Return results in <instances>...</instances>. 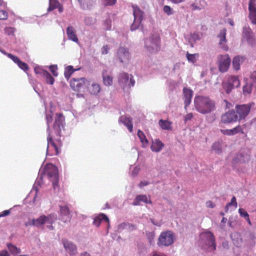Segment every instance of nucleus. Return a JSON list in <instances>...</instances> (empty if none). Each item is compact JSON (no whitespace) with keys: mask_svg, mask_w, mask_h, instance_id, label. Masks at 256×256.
I'll use <instances>...</instances> for the list:
<instances>
[{"mask_svg":"<svg viewBox=\"0 0 256 256\" xmlns=\"http://www.w3.org/2000/svg\"><path fill=\"white\" fill-rule=\"evenodd\" d=\"M47 123V150L46 154L49 156H57L60 152L62 143L60 138H55L53 132H50V124L53 120L52 114H46Z\"/></svg>","mask_w":256,"mask_h":256,"instance_id":"obj_1","label":"nucleus"},{"mask_svg":"<svg viewBox=\"0 0 256 256\" xmlns=\"http://www.w3.org/2000/svg\"><path fill=\"white\" fill-rule=\"evenodd\" d=\"M194 106L196 110L202 114L210 113L216 109L215 102L210 97L204 96H196Z\"/></svg>","mask_w":256,"mask_h":256,"instance_id":"obj_2","label":"nucleus"},{"mask_svg":"<svg viewBox=\"0 0 256 256\" xmlns=\"http://www.w3.org/2000/svg\"><path fill=\"white\" fill-rule=\"evenodd\" d=\"M202 248L208 252L216 249V243L214 234L210 232H206L200 234Z\"/></svg>","mask_w":256,"mask_h":256,"instance_id":"obj_3","label":"nucleus"},{"mask_svg":"<svg viewBox=\"0 0 256 256\" xmlns=\"http://www.w3.org/2000/svg\"><path fill=\"white\" fill-rule=\"evenodd\" d=\"M44 174L52 182L54 189L58 186V168L52 164H47L44 168Z\"/></svg>","mask_w":256,"mask_h":256,"instance_id":"obj_4","label":"nucleus"},{"mask_svg":"<svg viewBox=\"0 0 256 256\" xmlns=\"http://www.w3.org/2000/svg\"><path fill=\"white\" fill-rule=\"evenodd\" d=\"M145 47L150 53H156L160 48V38L158 34H154L145 40Z\"/></svg>","mask_w":256,"mask_h":256,"instance_id":"obj_5","label":"nucleus"},{"mask_svg":"<svg viewBox=\"0 0 256 256\" xmlns=\"http://www.w3.org/2000/svg\"><path fill=\"white\" fill-rule=\"evenodd\" d=\"M174 234L170 230L162 232L158 239V245L160 246H168L172 244L174 240Z\"/></svg>","mask_w":256,"mask_h":256,"instance_id":"obj_6","label":"nucleus"},{"mask_svg":"<svg viewBox=\"0 0 256 256\" xmlns=\"http://www.w3.org/2000/svg\"><path fill=\"white\" fill-rule=\"evenodd\" d=\"M90 84V80L84 78H72L70 82V86L74 91L84 92L87 85Z\"/></svg>","mask_w":256,"mask_h":256,"instance_id":"obj_7","label":"nucleus"},{"mask_svg":"<svg viewBox=\"0 0 256 256\" xmlns=\"http://www.w3.org/2000/svg\"><path fill=\"white\" fill-rule=\"evenodd\" d=\"M254 104H245L236 105L235 106V112L238 116V121L240 122L244 120L248 115L252 106Z\"/></svg>","mask_w":256,"mask_h":256,"instance_id":"obj_8","label":"nucleus"},{"mask_svg":"<svg viewBox=\"0 0 256 256\" xmlns=\"http://www.w3.org/2000/svg\"><path fill=\"white\" fill-rule=\"evenodd\" d=\"M223 88L226 94H230L232 90L236 88H238L240 85V82L236 76H230L226 82L222 84Z\"/></svg>","mask_w":256,"mask_h":256,"instance_id":"obj_9","label":"nucleus"},{"mask_svg":"<svg viewBox=\"0 0 256 256\" xmlns=\"http://www.w3.org/2000/svg\"><path fill=\"white\" fill-rule=\"evenodd\" d=\"M238 116L234 110H229L222 114L220 118V124H227L236 122Z\"/></svg>","mask_w":256,"mask_h":256,"instance_id":"obj_10","label":"nucleus"},{"mask_svg":"<svg viewBox=\"0 0 256 256\" xmlns=\"http://www.w3.org/2000/svg\"><path fill=\"white\" fill-rule=\"evenodd\" d=\"M132 8L134 22L130 26V30H134L138 28L143 20L144 12L136 6H133Z\"/></svg>","mask_w":256,"mask_h":256,"instance_id":"obj_11","label":"nucleus"},{"mask_svg":"<svg viewBox=\"0 0 256 256\" xmlns=\"http://www.w3.org/2000/svg\"><path fill=\"white\" fill-rule=\"evenodd\" d=\"M118 83L124 88L126 86L130 88L134 85L135 81L132 75L130 78L128 74L122 72L118 76Z\"/></svg>","mask_w":256,"mask_h":256,"instance_id":"obj_12","label":"nucleus"},{"mask_svg":"<svg viewBox=\"0 0 256 256\" xmlns=\"http://www.w3.org/2000/svg\"><path fill=\"white\" fill-rule=\"evenodd\" d=\"M230 64V59L228 54L219 55L218 56V70L222 72H226Z\"/></svg>","mask_w":256,"mask_h":256,"instance_id":"obj_13","label":"nucleus"},{"mask_svg":"<svg viewBox=\"0 0 256 256\" xmlns=\"http://www.w3.org/2000/svg\"><path fill=\"white\" fill-rule=\"evenodd\" d=\"M64 118L61 113H56V114L55 120L53 126V134L56 136L60 137L61 133V127H63V122Z\"/></svg>","mask_w":256,"mask_h":256,"instance_id":"obj_14","label":"nucleus"},{"mask_svg":"<svg viewBox=\"0 0 256 256\" xmlns=\"http://www.w3.org/2000/svg\"><path fill=\"white\" fill-rule=\"evenodd\" d=\"M59 219L64 223L70 222L72 215L68 204L60 205Z\"/></svg>","mask_w":256,"mask_h":256,"instance_id":"obj_15","label":"nucleus"},{"mask_svg":"<svg viewBox=\"0 0 256 256\" xmlns=\"http://www.w3.org/2000/svg\"><path fill=\"white\" fill-rule=\"evenodd\" d=\"M242 34L243 38L246 39L249 44L254 46L255 44L254 34L249 27H243Z\"/></svg>","mask_w":256,"mask_h":256,"instance_id":"obj_16","label":"nucleus"},{"mask_svg":"<svg viewBox=\"0 0 256 256\" xmlns=\"http://www.w3.org/2000/svg\"><path fill=\"white\" fill-rule=\"evenodd\" d=\"M248 18L251 22L256 24V0H250L248 2Z\"/></svg>","mask_w":256,"mask_h":256,"instance_id":"obj_17","label":"nucleus"},{"mask_svg":"<svg viewBox=\"0 0 256 256\" xmlns=\"http://www.w3.org/2000/svg\"><path fill=\"white\" fill-rule=\"evenodd\" d=\"M226 30L225 28H222L220 32L218 37L220 38L218 45L220 48L227 51L228 49V46L226 43L227 40L226 39Z\"/></svg>","mask_w":256,"mask_h":256,"instance_id":"obj_18","label":"nucleus"},{"mask_svg":"<svg viewBox=\"0 0 256 256\" xmlns=\"http://www.w3.org/2000/svg\"><path fill=\"white\" fill-rule=\"evenodd\" d=\"M62 242L66 250L70 255H74L77 253V248L75 244L66 239H63Z\"/></svg>","mask_w":256,"mask_h":256,"instance_id":"obj_19","label":"nucleus"},{"mask_svg":"<svg viewBox=\"0 0 256 256\" xmlns=\"http://www.w3.org/2000/svg\"><path fill=\"white\" fill-rule=\"evenodd\" d=\"M142 202L144 203L145 204H152L150 196H148V198L145 194H140L136 196L132 202V204L134 206H140L142 204Z\"/></svg>","mask_w":256,"mask_h":256,"instance_id":"obj_20","label":"nucleus"},{"mask_svg":"<svg viewBox=\"0 0 256 256\" xmlns=\"http://www.w3.org/2000/svg\"><path fill=\"white\" fill-rule=\"evenodd\" d=\"M183 94L184 107L186 108L191 102L192 98L193 96V91L191 89L184 88H183Z\"/></svg>","mask_w":256,"mask_h":256,"instance_id":"obj_21","label":"nucleus"},{"mask_svg":"<svg viewBox=\"0 0 256 256\" xmlns=\"http://www.w3.org/2000/svg\"><path fill=\"white\" fill-rule=\"evenodd\" d=\"M90 80V85H87L86 89L90 94L96 95L100 92L101 88L98 84L96 83L94 81Z\"/></svg>","mask_w":256,"mask_h":256,"instance_id":"obj_22","label":"nucleus"},{"mask_svg":"<svg viewBox=\"0 0 256 256\" xmlns=\"http://www.w3.org/2000/svg\"><path fill=\"white\" fill-rule=\"evenodd\" d=\"M118 121L126 126L130 132H132L133 124L132 118L124 115L120 117Z\"/></svg>","mask_w":256,"mask_h":256,"instance_id":"obj_23","label":"nucleus"},{"mask_svg":"<svg viewBox=\"0 0 256 256\" xmlns=\"http://www.w3.org/2000/svg\"><path fill=\"white\" fill-rule=\"evenodd\" d=\"M118 58L120 62H123L124 61L127 60L129 58L128 52L124 48H120L118 52Z\"/></svg>","mask_w":256,"mask_h":256,"instance_id":"obj_24","label":"nucleus"},{"mask_svg":"<svg viewBox=\"0 0 256 256\" xmlns=\"http://www.w3.org/2000/svg\"><path fill=\"white\" fill-rule=\"evenodd\" d=\"M66 34L69 40L74 42H78V40L76 34V30L72 26H68L66 28Z\"/></svg>","mask_w":256,"mask_h":256,"instance_id":"obj_25","label":"nucleus"},{"mask_svg":"<svg viewBox=\"0 0 256 256\" xmlns=\"http://www.w3.org/2000/svg\"><path fill=\"white\" fill-rule=\"evenodd\" d=\"M164 144L159 139H156L152 142L151 146V150L152 152H159L164 148Z\"/></svg>","mask_w":256,"mask_h":256,"instance_id":"obj_26","label":"nucleus"},{"mask_svg":"<svg viewBox=\"0 0 256 256\" xmlns=\"http://www.w3.org/2000/svg\"><path fill=\"white\" fill-rule=\"evenodd\" d=\"M102 221H104L109 224L108 218L104 214H102L96 216L94 220L93 224L96 226H98Z\"/></svg>","mask_w":256,"mask_h":256,"instance_id":"obj_27","label":"nucleus"},{"mask_svg":"<svg viewBox=\"0 0 256 256\" xmlns=\"http://www.w3.org/2000/svg\"><path fill=\"white\" fill-rule=\"evenodd\" d=\"M158 124L162 130H172V122L168 120H160L158 122Z\"/></svg>","mask_w":256,"mask_h":256,"instance_id":"obj_28","label":"nucleus"},{"mask_svg":"<svg viewBox=\"0 0 256 256\" xmlns=\"http://www.w3.org/2000/svg\"><path fill=\"white\" fill-rule=\"evenodd\" d=\"M46 223L45 220V215H42L36 219H33L32 220V224L34 226L38 227Z\"/></svg>","mask_w":256,"mask_h":256,"instance_id":"obj_29","label":"nucleus"},{"mask_svg":"<svg viewBox=\"0 0 256 256\" xmlns=\"http://www.w3.org/2000/svg\"><path fill=\"white\" fill-rule=\"evenodd\" d=\"M243 58L240 56H235L233 58L232 65L236 70H240V64L242 62Z\"/></svg>","mask_w":256,"mask_h":256,"instance_id":"obj_30","label":"nucleus"},{"mask_svg":"<svg viewBox=\"0 0 256 256\" xmlns=\"http://www.w3.org/2000/svg\"><path fill=\"white\" fill-rule=\"evenodd\" d=\"M80 68L78 69H74L73 66H67L65 69L64 72V75L65 78L68 80L69 78L70 77L71 75L76 70H78Z\"/></svg>","mask_w":256,"mask_h":256,"instance_id":"obj_31","label":"nucleus"},{"mask_svg":"<svg viewBox=\"0 0 256 256\" xmlns=\"http://www.w3.org/2000/svg\"><path fill=\"white\" fill-rule=\"evenodd\" d=\"M106 70L102 72V78L104 84L106 86H111L112 84V78L110 76L106 75Z\"/></svg>","mask_w":256,"mask_h":256,"instance_id":"obj_32","label":"nucleus"},{"mask_svg":"<svg viewBox=\"0 0 256 256\" xmlns=\"http://www.w3.org/2000/svg\"><path fill=\"white\" fill-rule=\"evenodd\" d=\"M60 2L58 0H49V6L48 12H51L60 6Z\"/></svg>","mask_w":256,"mask_h":256,"instance_id":"obj_33","label":"nucleus"},{"mask_svg":"<svg viewBox=\"0 0 256 256\" xmlns=\"http://www.w3.org/2000/svg\"><path fill=\"white\" fill-rule=\"evenodd\" d=\"M7 247L8 248L10 252L12 254H18L21 252L19 248L11 244H8Z\"/></svg>","mask_w":256,"mask_h":256,"instance_id":"obj_34","label":"nucleus"},{"mask_svg":"<svg viewBox=\"0 0 256 256\" xmlns=\"http://www.w3.org/2000/svg\"><path fill=\"white\" fill-rule=\"evenodd\" d=\"M238 212L240 216L244 217L248 222V224L250 225L251 222L248 213L244 208H239Z\"/></svg>","mask_w":256,"mask_h":256,"instance_id":"obj_35","label":"nucleus"},{"mask_svg":"<svg viewBox=\"0 0 256 256\" xmlns=\"http://www.w3.org/2000/svg\"><path fill=\"white\" fill-rule=\"evenodd\" d=\"M252 84L246 83L243 86V94L244 95L250 94L252 91Z\"/></svg>","mask_w":256,"mask_h":256,"instance_id":"obj_36","label":"nucleus"},{"mask_svg":"<svg viewBox=\"0 0 256 256\" xmlns=\"http://www.w3.org/2000/svg\"><path fill=\"white\" fill-rule=\"evenodd\" d=\"M186 58L188 62L194 64L196 62V57L198 56V54H190L188 52H187V53L186 54Z\"/></svg>","mask_w":256,"mask_h":256,"instance_id":"obj_37","label":"nucleus"},{"mask_svg":"<svg viewBox=\"0 0 256 256\" xmlns=\"http://www.w3.org/2000/svg\"><path fill=\"white\" fill-rule=\"evenodd\" d=\"M56 219V216L54 214H50L47 216H45V220L46 222L52 224L54 220Z\"/></svg>","mask_w":256,"mask_h":256,"instance_id":"obj_38","label":"nucleus"},{"mask_svg":"<svg viewBox=\"0 0 256 256\" xmlns=\"http://www.w3.org/2000/svg\"><path fill=\"white\" fill-rule=\"evenodd\" d=\"M34 71L36 74H40V76H44L46 75L48 71L44 70L40 66H36L34 68Z\"/></svg>","mask_w":256,"mask_h":256,"instance_id":"obj_39","label":"nucleus"},{"mask_svg":"<svg viewBox=\"0 0 256 256\" xmlns=\"http://www.w3.org/2000/svg\"><path fill=\"white\" fill-rule=\"evenodd\" d=\"M44 78L46 82L48 84L52 85L54 84L55 81L54 78L51 76V74L48 72H47L46 75H45L44 76Z\"/></svg>","mask_w":256,"mask_h":256,"instance_id":"obj_40","label":"nucleus"},{"mask_svg":"<svg viewBox=\"0 0 256 256\" xmlns=\"http://www.w3.org/2000/svg\"><path fill=\"white\" fill-rule=\"evenodd\" d=\"M212 148L217 154H220L222 152L221 144L219 142H215L212 145Z\"/></svg>","mask_w":256,"mask_h":256,"instance_id":"obj_41","label":"nucleus"},{"mask_svg":"<svg viewBox=\"0 0 256 256\" xmlns=\"http://www.w3.org/2000/svg\"><path fill=\"white\" fill-rule=\"evenodd\" d=\"M138 136L139 137L141 142L143 144H148V140L146 138V137L144 133L142 131L138 130Z\"/></svg>","mask_w":256,"mask_h":256,"instance_id":"obj_42","label":"nucleus"},{"mask_svg":"<svg viewBox=\"0 0 256 256\" xmlns=\"http://www.w3.org/2000/svg\"><path fill=\"white\" fill-rule=\"evenodd\" d=\"M232 136L236 135L239 133H241L242 134H244V132L242 128V126L240 124L238 125L236 127L232 128Z\"/></svg>","mask_w":256,"mask_h":256,"instance_id":"obj_43","label":"nucleus"},{"mask_svg":"<svg viewBox=\"0 0 256 256\" xmlns=\"http://www.w3.org/2000/svg\"><path fill=\"white\" fill-rule=\"evenodd\" d=\"M2 52L4 54L6 55L9 58L12 60L16 64H17L21 61L18 56H14L12 54H6L4 51H2Z\"/></svg>","mask_w":256,"mask_h":256,"instance_id":"obj_44","label":"nucleus"},{"mask_svg":"<svg viewBox=\"0 0 256 256\" xmlns=\"http://www.w3.org/2000/svg\"><path fill=\"white\" fill-rule=\"evenodd\" d=\"M2 52L4 54L6 55L9 58L12 60L16 64H17L21 61L18 56H14L12 54H6L4 51H2Z\"/></svg>","mask_w":256,"mask_h":256,"instance_id":"obj_45","label":"nucleus"},{"mask_svg":"<svg viewBox=\"0 0 256 256\" xmlns=\"http://www.w3.org/2000/svg\"><path fill=\"white\" fill-rule=\"evenodd\" d=\"M4 32L8 36L13 35L16 32V28L11 26L6 27L4 28Z\"/></svg>","mask_w":256,"mask_h":256,"instance_id":"obj_46","label":"nucleus"},{"mask_svg":"<svg viewBox=\"0 0 256 256\" xmlns=\"http://www.w3.org/2000/svg\"><path fill=\"white\" fill-rule=\"evenodd\" d=\"M163 10L168 16L173 14L172 9L168 6H164L163 8Z\"/></svg>","mask_w":256,"mask_h":256,"instance_id":"obj_47","label":"nucleus"},{"mask_svg":"<svg viewBox=\"0 0 256 256\" xmlns=\"http://www.w3.org/2000/svg\"><path fill=\"white\" fill-rule=\"evenodd\" d=\"M104 6H113L116 3L117 0H102Z\"/></svg>","mask_w":256,"mask_h":256,"instance_id":"obj_48","label":"nucleus"},{"mask_svg":"<svg viewBox=\"0 0 256 256\" xmlns=\"http://www.w3.org/2000/svg\"><path fill=\"white\" fill-rule=\"evenodd\" d=\"M8 18V12L4 10H0V20H6Z\"/></svg>","mask_w":256,"mask_h":256,"instance_id":"obj_49","label":"nucleus"},{"mask_svg":"<svg viewBox=\"0 0 256 256\" xmlns=\"http://www.w3.org/2000/svg\"><path fill=\"white\" fill-rule=\"evenodd\" d=\"M50 71L52 74L54 76H58V72H57L58 67L57 66L52 65L49 68Z\"/></svg>","mask_w":256,"mask_h":256,"instance_id":"obj_50","label":"nucleus"},{"mask_svg":"<svg viewBox=\"0 0 256 256\" xmlns=\"http://www.w3.org/2000/svg\"><path fill=\"white\" fill-rule=\"evenodd\" d=\"M20 68L24 70V72L28 70V66L27 64L20 61L18 64Z\"/></svg>","mask_w":256,"mask_h":256,"instance_id":"obj_51","label":"nucleus"},{"mask_svg":"<svg viewBox=\"0 0 256 256\" xmlns=\"http://www.w3.org/2000/svg\"><path fill=\"white\" fill-rule=\"evenodd\" d=\"M221 133L224 134V135H226V136H232V129H221L220 130Z\"/></svg>","mask_w":256,"mask_h":256,"instance_id":"obj_52","label":"nucleus"},{"mask_svg":"<svg viewBox=\"0 0 256 256\" xmlns=\"http://www.w3.org/2000/svg\"><path fill=\"white\" fill-rule=\"evenodd\" d=\"M228 206H234L235 208H236L238 204L236 202V198L233 196L231 199L230 202L228 203Z\"/></svg>","mask_w":256,"mask_h":256,"instance_id":"obj_53","label":"nucleus"},{"mask_svg":"<svg viewBox=\"0 0 256 256\" xmlns=\"http://www.w3.org/2000/svg\"><path fill=\"white\" fill-rule=\"evenodd\" d=\"M193 118V114L192 112L188 113L186 114L184 118V120L185 122H188V120H190Z\"/></svg>","mask_w":256,"mask_h":256,"instance_id":"obj_54","label":"nucleus"},{"mask_svg":"<svg viewBox=\"0 0 256 256\" xmlns=\"http://www.w3.org/2000/svg\"><path fill=\"white\" fill-rule=\"evenodd\" d=\"M108 52V45L104 46L102 48V54H106Z\"/></svg>","mask_w":256,"mask_h":256,"instance_id":"obj_55","label":"nucleus"},{"mask_svg":"<svg viewBox=\"0 0 256 256\" xmlns=\"http://www.w3.org/2000/svg\"><path fill=\"white\" fill-rule=\"evenodd\" d=\"M250 78L253 80L254 82L256 84V71H254L251 73Z\"/></svg>","mask_w":256,"mask_h":256,"instance_id":"obj_56","label":"nucleus"},{"mask_svg":"<svg viewBox=\"0 0 256 256\" xmlns=\"http://www.w3.org/2000/svg\"><path fill=\"white\" fill-rule=\"evenodd\" d=\"M10 210H5L3 211L1 213H0V218L9 215L10 214Z\"/></svg>","mask_w":256,"mask_h":256,"instance_id":"obj_57","label":"nucleus"},{"mask_svg":"<svg viewBox=\"0 0 256 256\" xmlns=\"http://www.w3.org/2000/svg\"><path fill=\"white\" fill-rule=\"evenodd\" d=\"M206 206L208 208H214L215 206V204L211 200H208L206 202Z\"/></svg>","mask_w":256,"mask_h":256,"instance_id":"obj_58","label":"nucleus"},{"mask_svg":"<svg viewBox=\"0 0 256 256\" xmlns=\"http://www.w3.org/2000/svg\"><path fill=\"white\" fill-rule=\"evenodd\" d=\"M149 184V182L147 181H142L141 182H140L138 186L140 188H142V187H144V186H146L147 185H148Z\"/></svg>","mask_w":256,"mask_h":256,"instance_id":"obj_59","label":"nucleus"},{"mask_svg":"<svg viewBox=\"0 0 256 256\" xmlns=\"http://www.w3.org/2000/svg\"><path fill=\"white\" fill-rule=\"evenodd\" d=\"M0 256H10V254L6 250H3L0 252Z\"/></svg>","mask_w":256,"mask_h":256,"instance_id":"obj_60","label":"nucleus"},{"mask_svg":"<svg viewBox=\"0 0 256 256\" xmlns=\"http://www.w3.org/2000/svg\"><path fill=\"white\" fill-rule=\"evenodd\" d=\"M152 256H166L164 254H162V253H161L160 252H154Z\"/></svg>","mask_w":256,"mask_h":256,"instance_id":"obj_61","label":"nucleus"},{"mask_svg":"<svg viewBox=\"0 0 256 256\" xmlns=\"http://www.w3.org/2000/svg\"><path fill=\"white\" fill-rule=\"evenodd\" d=\"M191 6L193 10H200L201 8L198 6H196L195 4H192Z\"/></svg>","mask_w":256,"mask_h":256,"instance_id":"obj_62","label":"nucleus"},{"mask_svg":"<svg viewBox=\"0 0 256 256\" xmlns=\"http://www.w3.org/2000/svg\"><path fill=\"white\" fill-rule=\"evenodd\" d=\"M80 256H91L90 254L87 252H82L80 254Z\"/></svg>","mask_w":256,"mask_h":256,"instance_id":"obj_63","label":"nucleus"},{"mask_svg":"<svg viewBox=\"0 0 256 256\" xmlns=\"http://www.w3.org/2000/svg\"><path fill=\"white\" fill-rule=\"evenodd\" d=\"M58 9V12H63L64 8L60 4V6L57 8Z\"/></svg>","mask_w":256,"mask_h":256,"instance_id":"obj_64","label":"nucleus"}]
</instances>
